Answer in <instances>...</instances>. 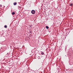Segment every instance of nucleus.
I'll return each instance as SVG.
<instances>
[{
    "label": "nucleus",
    "instance_id": "nucleus-13",
    "mask_svg": "<svg viewBox=\"0 0 73 73\" xmlns=\"http://www.w3.org/2000/svg\"><path fill=\"white\" fill-rule=\"evenodd\" d=\"M32 25H31L30 26V27H32Z\"/></svg>",
    "mask_w": 73,
    "mask_h": 73
},
{
    "label": "nucleus",
    "instance_id": "nucleus-3",
    "mask_svg": "<svg viewBox=\"0 0 73 73\" xmlns=\"http://www.w3.org/2000/svg\"><path fill=\"white\" fill-rule=\"evenodd\" d=\"M21 7L19 6H18V9H21Z\"/></svg>",
    "mask_w": 73,
    "mask_h": 73
},
{
    "label": "nucleus",
    "instance_id": "nucleus-9",
    "mask_svg": "<svg viewBox=\"0 0 73 73\" xmlns=\"http://www.w3.org/2000/svg\"><path fill=\"white\" fill-rule=\"evenodd\" d=\"M4 28H7V26L6 25H5L4 26Z\"/></svg>",
    "mask_w": 73,
    "mask_h": 73
},
{
    "label": "nucleus",
    "instance_id": "nucleus-5",
    "mask_svg": "<svg viewBox=\"0 0 73 73\" xmlns=\"http://www.w3.org/2000/svg\"><path fill=\"white\" fill-rule=\"evenodd\" d=\"M8 56H9V54H8V53H7V54L6 55V57H8Z\"/></svg>",
    "mask_w": 73,
    "mask_h": 73
},
{
    "label": "nucleus",
    "instance_id": "nucleus-7",
    "mask_svg": "<svg viewBox=\"0 0 73 73\" xmlns=\"http://www.w3.org/2000/svg\"><path fill=\"white\" fill-rule=\"evenodd\" d=\"M46 29H48L49 28V27L48 26H46Z\"/></svg>",
    "mask_w": 73,
    "mask_h": 73
},
{
    "label": "nucleus",
    "instance_id": "nucleus-2",
    "mask_svg": "<svg viewBox=\"0 0 73 73\" xmlns=\"http://www.w3.org/2000/svg\"><path fill=\"white\" fill-rule=\"evenodd\" d=\"M35 12H36V11L34 10H32L31 11V13L33 14H35Z\"/></svg>",
    "mask_w": 73,
    "mask_h": 73
},
{
    "label": "nucleus",
    "instance_id": "nucleus-12",
    "mask_svg": "<svg viewBox=\"0 0 73 73\" xmlns=\"http://www.w3.org/2000/svg\"><path fill=\"white\" fill-rule=\"evenodd\" d=\"M72 4H71L70 5V6H72Z\"/></svg>",
    "mask_w": 73,
    "mask_h": 73
},
{
    "label": "nucleus",
    "instance_id": "nucleus-8",
    "mask_svg": "<svg viewBox=\"0 0 73 73\" xmlns=\"http://www.w3.org/2000/svg\"><path fill=\"white\" fill-rule=\"evenodd\" d=\"M44 54V52H41V54H42V55H43V54Z\"/></svg>",
    "mask_w": 73,
    "mask_h": 73
},
{
    "label": "nucleus",
    "instance_id": "nucleus-14",
    "mask_svg": "<svg viewBox=\"0 0 73 73\" xmlns=\"http://www.w3.org/2000/svg\"><path fill=\"white\" fill-rule=\"evenodd\" d=\"M65 57L66 56V55H65Z\"/></svg>",
    "mask_w": 73,
    "mask_h": 73
},
{
    "label": "nucleus",
    "instance_id": "nucleus-6",
    "mask_svg": "<svg viewBox=\"0 0 73 73\" xmlns=\"http://www.w3.org/2000/svg\"><path fill=\"white\" fill-rule=\"evenodd\" d=\"M15 14V12H13L12 13V15H14Z\"/></svg>",
    "mask_w": 73,
    "mask_h": 73
},
{
    "label": "nucleus",
    "instance_id": "nucleus-4",
    "mask_svg": "<svg viewBox=\"0 0 73 73\" xmlns=\"http://www.w3.org/2000/svg\"><path fill=\"white\" fill-rule=\"evenodd\" d=\"M13 4H14V5H17V3L16 2L14 3Z\"/></svg>",
    "mask_w": 73,
    "mask_h": 73
},
{
    "label": "nucleus",
    "instance_id": "nucleus-1",
    "mask_svg": "<svg viewBox=\"0 0 73 73\" xmlns=\"http://www.w3.org/2000/svg\"><path fill=\"white\" fill-rule=\"evenodd\" d=\"M69 59H70V60H69L70 61L69 62V63L70 65H73V59L72 58H69Z\"/></svg>",
    "mask_w": 73,
    "mask_h": 73
},
{
    "label": "nucleus",
    "instance_id": "nucleus-11",
    "mask_svg": "<svg viewBox=\"0 0 73 73\" xmlns=\"http://www.w3.org/2000/svg\"><path fill=\"white\" fill-rule=\"evenodd\" d=\"M0 7H3V5H0Z\"/></svg>",
    "mask_w": 73,
    "mask_h": 73
},
{
    "label": "nucleus",
    "instance_id": "nucleus-10",
    "mask_svg": "<svg viewBox=\"0 0 73 73\" xmlns=\"http://www.w3.org/2000/svg\"><path fill=\"white\" fill-rule=\"evenodd\" d=\"M30 33H32V31H30Z\"/></svg>",
    "mask_w": 73,
    "mask_h": 73
}]
</instances>
